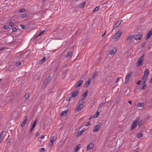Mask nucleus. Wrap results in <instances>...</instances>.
I'll return each instance as SVG.
<instances>
[{
  "instance_id": "obj_46",
  "label": "nucleus",
  "mask_w": 152,
  "mask_h": 152,
  "mask_svg": "<svg viewBox=\"0 0 152 152\" xmlns=\"http://www.w3.org/2000/svg\"><path fill=\"white\" fill-rule=\"evenodd\" d=\"M20 26L21 28L23 29H25L26 27V26L24 25H21Z\"/></svg>"
},
{
  "instance_id": "obj_24",
  "label": "nucleus",
  "mask_w": 152,
  "mask_h": 152,
  "mask_svg": "<svg viewBox=\"0 0 152 152\" xmlns=\"http://www.w3.org/2000/svg\"><path fill=\"white\" fill-rule=\"evenodd\" d=\"M72 53V52L70 51L67 53L66 54L65 56V57L66 58H68L71 55Z\"/></svg>"
},
{
  "instance_id": "obj_2",
  "label": "nucleus",
  "mask_w": 152,
  "mask_h": 152,
  "mask_svg": "<svg viewBox=\"0 0 152 152\" xmlns=\"http://www.w3.org/2000/svg\"><path fill=\"white\" fill-rule=\"evenodd\" d=\"M6 134V132L4 131H2L0 134V144L3 140Z\"/></svg>"
},
{
  "instance_id": "obj_17",
  "label": "nucleus",
  "mask_w": 152,
  "mask_h": 152,
  "mask_svg": "<svg viewBox=\"0 0 152 152\" xmlns=\"http://www.w3.org/2000/svg\"><path fill=\"white\" fill-rule=\"evenodd\" d=\"M68 110L63 111L61 113V117H64L68 113Z\"/></svg>"
},
{
  "instance_id": "obj_53",
  "label": "nucleus",
  "mask_w": 152,
  "mask_h": 152,
  "mask_svg": "<svg viewBox=\"0 0 152 152\" xmlns=\"http://www.w3.org/2000/svg\"><path fill=\"white\" fill-rule=\"evenodd\" d=\"M26 16V14H24L23 15V18H24Z\"/></svg>"
},
{
  "instance_id": "obj_60",
  "label": "nucleus",
  "mask_w": 152,
  "mask_h": 152,
  "mask_svg": "<svg viewBox=\"0 0 152 152\" xmlns=\"http://www.w3.org/2000/svg\"><path fill=\"white\" fill-rule=\"evenodd\" d=\"M138 124V125L140 126L141 125V123H140V122H139Z\"/></svg>"
},
{
  "instance_id": "obj_45",
  "label": "nucleus",
  "mask_w": 152,
  "mask_h": 152,
  "mask_svg": "<svg viewBox=\"0 0 152 152\" xmlns=\"http://www.w3.org/2000/svg\"><path fill=\"white\" fill-rule=\"evenodd\" d=\"M45 149L43 148H41L40 150H39V151L40 152H43V151H45Z\"/></svg>"
},
{
  "instance_id": "obj_29",
  "label": "nucleus",
  "mask_w": 152,
  "mask_h": 152,
  "mask_svg": "<svg viewBox=\"0 0 152 152\" xmlns=\"http://www.w3.org/2000/svg\"><path fill=\"white\" fill-rule=\"evenodd\" d=\"M99 113L98 111H96L95 115H94V117L95 118H97L99 116Z\"/></svg>"
},
{
  "instance_id": "obj_51",
  "label": "nucleus",
  "mask_w": 152,
  "mask_h": 152,
  "mask_svg": "<svg viewBox=\"0 0 152 152\" xmlns=\"http://www.w3.org/2000/svg\"><path fill=\"white\" fill-rule=\"evenodd\" d=\"M141 82V80H139L138 81L137 83V85H139L140 84V83Z\"/></svg>"
},
{
  "instance_id": "obj_35",
  "label": "nucleus",
  "mask_w": 152,
  "mask_h": 152,
  "mask_svg": "<svg viewBox=\"0 0 152 152\" xmlns=\"http://www.w3.org/2000/svg\"><path fill=\"white\" fill-rule=\"evenodd\" d=\"M46 58H43L42 59V60H41V61L40 62V63L42 64L46 60Z\"/></svg>"
},
{
  "instance_id": "obj_41",
  "label": "nucleus",
  "mask_w": 152,
  "mask_h": 152,
  "mask_svg": "<svg viewBox=\"0 0 152 152\" xmlns=\"http://www.w3.org/2000/svg\"><path fill=\"white\" fill-rule=\"evenodd\" d=\"M21 62H17L16 63V65L17 66H20L21 65Z\"/></svg>"
},
{
  "instance_id": "obj_64",
  "label": "nucleus",
  "mask_w": 152,
  "mask_h": 152,
  "mask_svg": "<svg viewBox=\"0 0 152 152\" xmlns=\"http://www.w3.org/2000/svg\"><path fill=\"white\" fill-rule=\"evenodd\" d=\"M142 47H143V46L142 45Z\"/></svg>"
},
{
  "instance_id": "obj_11",
  "label": "nucleus",
  "mask_w": 152,
  "mask_h": 152,
  "mask_svg": "<svg viewBox=\"0 0 152 152\" xmlns=\"http://www.w3.org/2000/svg\"><path fill=\"white\" fill-rule=\"evenodd\" d=\"M94 146V144L92 142L90 143L89 144L87 147V150L88 151L92 149Z\"/></svg>"
},
{
  "instance_id": "obj_33",
  "label": "nucleus",
  "mask_w": 152,
  "mask_h": 152,
  "mask_svg": "<svg viewBox=\"0 0 152 152\" xmlns=\"http://www.w3.org/2000/svg\"><path fill=\"white\" fill-rule=\"evenodd\" d=\"M45 32V30H43L41 31L39 34L37 36V38L38 37L40 36L41 34H43V33H44V32Z\"/></svg>"
},
{
  "instance_id": "obj_52",
  "label": "nucleus",
  "mask_w": 152,
  "mask_h": 152,
  "mask_svg": "<svg viewBox=\"0 0 152 152\" xmlns=\"http://www.w3.org/2000/svg\"><path fill=\"white\" fill-rule=\"evenodd\" d=\"M95 118L94 117V116H90V117L89 118V120L93 118Z\"/></svg>"
},
{
  "instance_id": "obj_55",
  "label": "nucleus",
  "mask_w": 152,
  "mask_h": 152,
  "mask_svg": "<svg viewBox=\"0 0 152 152\" xmlns=\"http://www.w3.org/2000/svg\"><path fill=\"white\" fill-rule=\"evenodd\" d=\"M90 123L89 122H88L86 125V126H89V125H90Z\"/></svg>"
},
{
  "instance_id": "obj_25",
  "label": "nucleus",
  "mask_w": 152,
  "mask_h": 152,
  "mask_svg": "<svg viewBox=\"0 0 152 152\" xmlns=\"http://www.w3.org/2000/svg\"><path fill=\"white\" fill-rule=\"evenodd\" d=\"M91 78H90L88 80V81H87L86 83V86H88L89 84L91 83Z\"/></svg>"
},
{
  "instance_id": "obj_7",
  "label": "nucleus",
  "mask_w": 152,
  "mask_h": 152,
  "mask_svg": "<svg viewBox=\"0 0 152 152\" xmlns=\"http://www.w3.org/2000/svg\"><path fill=\"white\" fill-rule=\"evenodd\" d=\"M84 107V106L78 104V105L75 108V111L76 112H78L81 110Z\"/></svg>"
},
{
  "instance_id": "obj_58",
  "label": "nucleus",
  "mask_w": 152,
  "mask_h": 152,
  "mask_svg": "<svg viewBox=\"0 0 152 152\" xmlns=\"http://www.w3.org/2000/svg\"><path fill=\"white\" fill-rule=\"evenodd\" d=\"M128 102L130 104H131L132 103V102L131 101H128Z\"/></svg>"
},
{
  "instance_id": "obj_50",
  "label": "nucleus",
  "mask_w": 152,
  "mask_h": 152,
  "mask_svg": "<svg viewBox=\"0 0 152 152\" xmlns=\"http://www.w3.org/2000/svg\"><path fill=\"white\" fill-rule=\"evenodd\" d=\"M120 77H118L117 78V79H116V83H117L119 81V80H120Z\"/></svg>"
},
{
  "instance_id": "obj_18",
  "label": "nucleus",
  "mask_w": 152,
  "mask_h": 152,
  "mask_svg": "<svg viewBox=\"0 0 152 152\" xmlns=\"http://www.w3.org/2000/svg\"><path fill=\"white\" fill-rule=\"evenodd\" d=\"M85 99V98H82V99L80 100L79 102H78V104L80 105H81L82 106H84L83 105L84 103V99Z\"/></svg>"
},
{
  "instance_id": "obj_48",
  "label": "nucleus",
  "mask_w": 152,
  "mask_h": 152,
  "mask_svg": "<svg viewBox=\"0 0 152 152\" xmlns=\"http://www.w3.org/2000/svg\"><path fill=\"white\" fill-rule=\"evenodd\" d=\"M71 99V98L70 97H68L66 99V100L67 101H69Z\"/></svg>"
},
{
  "instance_id": "obj_59",
  "label": "nucleus",
  "mask_w": 152,
  "mask_h": 152,
  "mask_svg": "<svg viewBox=\"0 0 152 152\" xmlns=\"http://www.w3.org/2000/svg\"><path fill=\"white\" fill-rule=\"evenodd\" d=\"M4 49V48H0V51H1L3 50Z\"/></svg>"
},
{
  "instance_id": "obj_26",
  "label": "nucleus",
  "mask_w": 152,
  "mask_h": 152,
  "mask_svg": "<svg viewBox=\"0 0 152 152\" xmlns=\"http://www.w3.org/2000/svg\"><path fill=\"white\" fill-rule=\"evenodd\" d=\"M134 37V36L133 35H131L129 36L127 38V40L128 41H130Z\"/></svg>"
},
{
  "instance_id": "obj_10",
  "label": "nucleus",
  "mask_w": 152,
  "mask_h": 152,
  "mask_svg": "<svg viewBox=\"0 0 152 152\" xmlns=\"http://www.w3.org/2000/svg\"><path fill=\"white\" fill-rule=\"evenodd\" d=\"M122 20H119L118 21H117L116 24H115L113 29H116V28L118 27V26L121 24V23L122 22Z\"/></svg>"
},
{
  "instance_id": "obj_62",
  "label": "nucleus",
  "mask_w": 152,
  "mask_h": 152,
  "mask_svg": "<svg viewBox=\"0 0 152 152\" xmlns=\"http://www.w3.org/2000/svg\"><path fill=\"white\" fill-rule=\"evenodd\" d=\"M78 0H75V1H78Z\"/></svg>"
},
{
  "instance_id": "obj_37",
  "label": "nucleus",
  "mask_w": 152,
  "mask_h": 152,
  "mask_svg": "<svg viewBox=\"0 0 152 152\" xmlns=\"http://www.w3.org/2000/svg\"><path fill=\"white\" fill-rule=\"evenodd\" d=\"M88 93V91H86L83 94V96H84V97H86L87 96Z\"/></svg>"
},
{
  "instance_id": "obj_5",
  "label": "nucleus",
  "mask_w": 152,
  "mask_h": 152,
  "mask_svg": "<svg viewBox=\"0 0 152 152\" xmlns=\"http://www.w3.org/2000/svg\"><path fill=\"white\" fill-rule=\"evenodd\" d=\"M83 80L78 81L77 83L75 84L74 87H75V88H77L80 87L83 83Z\"/></svg>"
},
{
  "instance_id": "obj_56",
  "label": "nucleus",
  "mask_w": 152,
  "mask_h": 152,
  "mask_svg": "<svg viewBox=\"0 0 152 152\" xmlns=\"http://www.w3.org/2000/svg\"><path fill=\"white\" fill-rule=\"evenodd\" d=\"M149 83H152V77Z\"/></svg>"
},
{
  "instance_id": "obj_36",
  "label": "nucleus",
  "mask_w": 152,
  "mask_h": 152,
  "mask_svg": "<svg viewBox=\"0 0 152 152\" xmlns=\"http://www.w3.org/2000/svg\"><path fill=\"white\" fill-rule=\"evenodd\" d=\"M137 105L138 107H142L143 106L144 104L142 103H139Z\"/></svg>"
},
{
  "instance_id": "obj_1",
  "label": "nucleus",
  "mask_w": 152,
  "mask_h": 152,
  "mask_svg": "<svg viewBox=\"0 0 152 152\" xmlns=\"http://www.w3.org/2000/svg\"><path fill=\"white\" fill-rule=\"evenodd\" d=\"M144 55L143 54L138 59V61L136 63V66L137 67L139 66L140 65H142L143 64V59Z\"/></svg>"
},
{
  "instance_id": "obj_63",
  "label": "nucleus",
  "mask_w": 152,
  "mask_h": 152,
  "mask_svg": "<svg viewBox=\"0 0 152 152\" xmlns=\"http://www.w3.org/2000/svg\"><path fill=\"white\" fill-rule=\"evenodd\" d=\"M142 47H143V46L142 45Z\"/></svg>"
},
{
  "instance_id": "obj_8",
  "label": "nucleus",
  "mask_w": 152,
  "mask_h": 152,
  "mask_svg": "<svg viewBox=\"0 0 152 152\" xmlns=\"http://www.w3.org/2000/svg\"><path fill=\"white\" fill-rule=\"evenodd\" d=\"M28 117L27 116L25 117V118L24 120L22 122V124H21V127H23L28 122Z\"/></svg>"
},
{
  "instance_id": "obj_23",
  "label": "nucleus",
  "mask_w": 152,
  "mask_h": 152,
  "mask_svg": "<svg viewBox=\"0 0 152 152\" xmlns=\"http://www.w3.org/2000/svg\"><path fill=\"white\" fill-rule=\"evenodd\" d=\"M98 76V72H95L93 74V75L92 76V79H94L95 77L97 76Z\"/></svg>"
},
{
  "instance_id": "obj_22",
  "label": "nucleus",
  "mask_w": 152,
  "mask_h": 152,
  "mask_svg": "<svg viewBox=\"0 0 152 152\" xmlns=\"http://www.w3.org/2000/svg\"><path fill=\"white\" fill-rule=\"evenodd\" d=\"M149 74V70L148 69H147L144 72V75L143 76H148Z\"/></svg>"
},
{
  "instance_id": "obj_16",
  "label": "nucleus",
  "mask_w": 152,
  "mask_h": 152,
  "mask_svg": "<svg viewBox=\"0 0 152 152\" xmlns=\"http://www.w3.org/2000/svg\"><path fill=\"white\" fill-rule=\"evenodd\" d=\"M56 137L52 134L50 138V141L53 142L56 140Z\"/></svg>"
},
{
  "instance_id": "obj_54",
  "label": "nucleus",
  "mask_w": 152,
  "mask_h": 152,
  "mask_svg": "<svg viewBox=\"0 0 152 152\" xmlns=\"http://www.w3.org/2000/svg\"><path fill=\"white\" fill-rule=\"evenodd\" d=\"M45 137V136L43 135H42L41 137V139H44Z\"/></svg>"
},
{
  "instance_id": "obj_49",
  "label": "nucleus",
  "mask_w": 152,
  "mask_h": 152,
  "mask_svg": "<svg viewBox=\"0 0 152 152\" xmlns=\"http://www.w3.org/2000/svg\"><path fill=\"white\" fill-rule=\"evenodd\" d=\"M39 134V132H37L35 133V136L36 137H37L38 136Z\"/></svg>"
},
{
  "instance_id": "obj_14",
  "label": "nucleus",
  "mask_w": 152,
  "mask_h": 152,
  "mask_svg": "<svg viewBox=\"0 0 152 152\" xmlns=\"http://www.w3.org/2000/svg\"><path fill=\"white\" fill-rule=\"evenodd\" d=\"M116 50L115 48H114L110 51L109 54L112 55H114L116 52Z\"/></svg>"
},
{
  "instance_id": "obj_13",
  "label": "nucleus",
  "mask_w": 152,
  "mask_h": 152,
  "mask_svg": "<svg viewBox=\"0 0 152 152\" xmlns=\"http://www.w3.org/2000/svg\"><path fill=\"white\" fill-rule=\"evenodd\" d=\"M79 94L78 91L76 90L72 94L71 96L72 97H75L77 96Z\"/></svg>"
},
{
  "instance_id": "obj_21",
  "label": "nucleus",
  "mask_w": 152,
  "mask_h": 152,
  "mask_svg": "<svg viewBox=\"0 0 152 152\" xmlns=\"http://www.w3.org/2000/svg\"><path fill=\"white\" fill-rule=\"evenodd\" d=\"M148 78V76H143L142 78V81H143V83H145V82L147 80V79Z\"/></svg>"
},
{
  "instance_id": "obj_61",
  "label": "nucleus",
  "mask_w": 152,
  "mask_h": 152,
  "mask_svg": "<svg viewBox=\"0 0 152 152\" xmlns=\"http://www.w3.org/2000/svg\"><path fill=\"white\" fill-rule=\"evenodd\" d=\"M1 82V79H0V83Z\"/></svg>"
},
{
  "instance_id": "obj_44",
  "label": "nucleus",
  "mask_w": 152,
  "mask_h": 152,
  "mask_svg": "<svg viewBox=\"0 0 152 152\" xmlns=\"http://www.w3.org/2000/svg\"><path fill=\"white\" fill-rule=\"evenodd\" d=\"M49 82L47 81V80H45L44 81V83L45 84V85H47V84L48 83H49Z\"/></svg>"
},
{
  "instance_id": "obj_12",
  "label": "nucleus",
  "mask_w": 152,
  "mask_h": 152,
  "mask_svg": "<svg viewBox=\"0 0 152 152\" xmlns=\"http://www.w3.org/2000/svg\"><path fill=\"white\" fill-rule=\"evenodd\" d=\"M142 37V35L141 34H139L134 36V38L136 40L140 39Z\"/></svg>"
},
{
  "instance_id": "obj_31",
  "label": "nucleus",
  "mask_w": 152,
  "mask_h": 152,
  "mask_svg": "<svg viewBox=\"0 0 152 152\" xmlns=\"http://www.w3.org/2000/svg\"><path fill=\"white\" fill-rule=\"evenodd\" d=\"M85 3H86V2H83V3H81V4H80L79 6V7L80 8H82V7H83L84 5H85Z\"/></svg>"
},
{
  "instance_id": "obj_43",
  "label": "nucleus",
  "mask_w": 152,
  "mask_h": 152,
  "mask_svg": "<svg viewBox=\"0 0 152 152\" xmlns=\"http://www.w3.org/2000/svg\"><path fill=\"white\" fill-rule=\"evenodd\" d=\"M51 77L50 76L48 77L46 79V80H47V81L49 82L51 79Z\"/></svg>"
},
{
  "instance_id": "obj_20",
  "label": "nucleus",
  "mask_w": 152,
  "mask_h": 152,
  "mask_svg": "<svg viewBox=\"0 0 152 152\" xmlns=\"http://www.w3.org/2000/svg\"><path fill=\"white\" fill-rule=\"evenodd\" d=\"M81 147V145L80 144H79L77 145L75 148L74 150L75 152H77L80 148Z\"/></svg>"
},
{
  "instance_id": "obj_34",
  "label": "nucleus",
  "mask_w": 152,
  "mask_h": 152,
  "mask_svg": "<svg viewBox=\"0 0 152 152\" xmlns=\"http://www.w3.org/2000/svg\"><path fill=\"white\" fill-rule=\"evenodd\" d=\"M25 11H26V10L24 8L20 9L19 10V12H24Z\"/></svg>"
},
{
  "instance_id": "obj_28",
  "label": "nucleus",
  "mask_w": 152,
  "mask_h": 152,
  "mask_svg": "<svg viewBox=\"0 0 152 152\" xmlns=\"http://www.w3.org/2000/svg\"><path fill=\"white\" fill-rule=\"evenodd\" d=\"M99 9V6H98L96 7L93 10V12H96Z\"/></svg>"
},
{
  "instance_id": "obj_9",
  "label": "nucleus",
  "mask_w": 152,
  "mask_h": 152,
  "mask_svg": "<svg viewBox=\"0 0 152 152\" xmlns=\"http://www.w3.org/2000/svg\"><path fill=\"white\" fill-rule=\"evenodd\" d=\"M101 127L100 125H98L95 126L93 129V131L94 132H96L99 130L100 128Z\"/></svg>"
},
{
  "instance_id": "obj_32",
  "label": "nucleus",
  "mask_w": 152,
  "mask_h": 152,
  "mask_svg": "<svg viewBox=\"0 0 152 152\" xmlns=\"http://www.w3.org/2000/svg\"><path fill=\"white\" fill-rule=\"evenodd\" d=\"M142 134L141 133H139L137 134V137L138 138H140L142 137Z\"/></svg>"
},
{
  "instance_id": "obj_4",
  "label": "nucleus",
  "mask_w": 152,
  "mask_h": 152,
  "mask_svg": "<svg viewBox=\"0 0 152 152\" xmlns=\"http://www.w3.org/2000/svg\"><path fill=\"white\" fill-rule=\"evenodd\" d=\"M139 118H137L133 122L132 126L131 127L132 129H134L137 126V122L139 121Z\"/></svg>"
},
{
  "instance_id": "obj_30",
  "label": "nucleus",
  "mask_w": 152,
  "mask_h": 152,
  "mask_svg": "<svg viewBox=\"0 0 152 152\" xmlns=\"http://www.w3.org/2000/svg\"><path fill=\"white\" fill-rule=\"evenodd\" d=\"M29 97V94L28 93H26L25 94L24 96V98L25 99H28Z\"/></svg>"
},
{
  "instance_id": "obj_6",
  "label": "nucleus",
  "mask_w": 152,
  "mask_h": 152,
  "mask_svg": "<svg viewBox=\"0 0 152 152\" xmlns=\"http://www.w3.org/2000/svg\"><path fill=\"white\" fill-rule=\"evenodd\" d=\"M132 75V72H129L126 76L125 77V83H127L129 81V79L130 78Z\"/></svg>"
},
{
  "instance_id": "obj_39",
  "label": "nucleus",
  "mask_w": 152,
  "mask_h": 152,
  "mask_svg": "<svg viewBox=\"0 0 152 152\" xmlns=\"http://www.w3.org/2000/svg\"><path fill=\"white\" fill-rule=\"evenodd\" d=\"M84 132V130L82 129L80 130L79 133H78V134L79 135H80L82 134Z\"/></svg>"
},
{
  "instance_id": "obj_42",
  "label": "nucleus",
  "mask_w": 152,
  "mask_h": 152,
  "mask_svg": "<svg viewBox=\"0 0 152 152\" xmlns=\"http://www.w3.org/2000/svg\"><path fill=\"white\" fill-rule=\"evenodd\" d=\"M9 28V26H4V29H7Z\"/></svg>"
},
{
  "instance_id": "obj_47",
  "label": "nucleus",
  "mask_w": 152,
  "mask_h": 152,
  "mask_svg": "<svg viewBox=\"0 0 152 152\" xmlns=\"http://www.w3.org/2000/svg\"><path fill=\"white\" fill-rule=\"evenodd\" d=\"M17 29L15 28H12V31H16Z\"/></svg>"
},
{
  "instance_id": "obj_40",
  "label": "nucleus",
  "mask_w": 152,
  "mask_h": 152,
  "mask_svg": "<svg viewBox=\"0 0 152 152\" xmlns=\"http://www.w3.org/2000/svg\"><path fill=\"white\" fill-rule=\"evenodd\" d=\"M146 86V84L145 83H143V86L141 88V90H144L145 89V87Z\"/></svg>"
},
{
  "instance_id": "obj_38",
  "label": "nucleus",
  "mask_w": 152,
  "mask_h": 152,
  "mask_svg": "<svg viewBox=\"0 0 152 152\" xmlns=\"http://www.w3.org/2000/svg\"><path fill=\"white\" fill-rule=\"evenodd\" d=\"M9 25L11 26V27H12V26H14V23L13 22H10L9 23Z\"/></svg>"
},
{
  "instance_id": "obj_57",
  "label": "nucleus",
  "mask_w": 152,
  "mask_h": 152,
  "mask_svg": "<svg viewBox=\"0 0 152 152\" xmlns=\"http://www.w3.org/2000/svg\"><path fill=\"white\" fill-rule=\"evenodd\" d=\"M106 33V32L105 31V32L104 33V34L102 35V37H103L104 36V35H105V34Z\"/></svg>"
},
{
  "instance_id": "obj_15",
  "label": "nucleus",
  "mask_w": 152,
  "mask_h": 152,
  "mask_svg": "<svg viewBox=\"0 0 152 152\" xmlns=\"http://www.w3.org/2000/svg\"><path fill=\"white\" fill-rule=\"evenodd\" d=\"M152 34V31L150 30L146 35L145 39H148Z\"/></svg>"
},
{
  "instance_id": "obj_19",
  "label": "nucleus",
  "mask_w": 152,
  "mask_h": 152,
  "mask_svg": "<svg viewBox=\"0 0 152 152\" xmlns=\"http://www.w3.org/2000/svg\"><path fill=\"white\" fill-rule=\"evenodd\" d=\"M38 122L37 120L36 119L34 122L32 128H31V132L33 129L35 127L36 125L37 122Z\"/></svg>"
},
{
  "instance_id": "obj_27",
  "label": "nucleus",
  "mask_w": 152,
  "mask_h": 152,
  "mask_svg": "<svg viewBox=\"0 0 152 152\" xmlns=\"http://www.w3.org/2000/svg\"><path fill=\"white\" fill-rule=\"evenodd\" d=\"M53 145V142L51 141H50L48 144V147L49 148H51Z\"/></svg>"
},
{
  "instance_id": "obj_3",
  "label": "nucleus",
  "mask_w": 152,
  "mask_h": 152,
  "mask_svg": "<svg viewBox=\"0 0 152 152\" xmlns=\"http://www.w3.org/2000/svg\"><path fill=\"white\" fill-rule=\"evenodd\" d=\"M122 33V31H119L117 32L114 35V38L116 39H118L120 37Z\"/></svg>"
}]
</instances>
